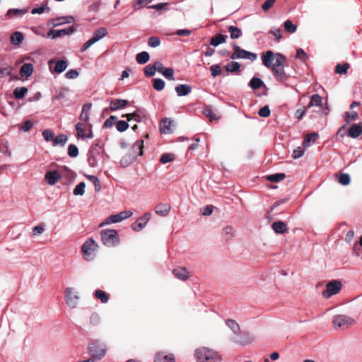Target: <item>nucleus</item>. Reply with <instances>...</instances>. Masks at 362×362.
Wrapping results in <instances>:
<instances>
[{
  "mask_svg": "<svg viewBox=\"0 0 362 362\" xmlns=\"http://www.w3.org/2000/svg\"><path fill=\"white\" fill-rule=\"evenodd\" d=\"M129 104V101L124 99L112 100L110 101V109L115 111L126 107Z\"/></svg>",
  "mask_w": 362,
  "mask_h": 362,
  "instance_id": "5701e85b",
  "label": "nucleus"
},
{
  "mask_svg": "<svg viewBox=\"0 0 362 362\" xmlns=\"http://www.w3.org/2000/svg\"><path fill=\"white\" fill-rule=\"evenodd\" d=\"M322 97L318 94H314L310 97V101L308 104L307 108H310L313 106H321L322 105Z\"/></svg>",
  "mask_w": 362,
  "mask_h": 362,
  "instance_id": "473e14b6",
  "label": "nucleus"
},
{
  "mask_svg": "<svg viewBox=\"0 0 362 362\" xmlns=\"http://www.w3.org/2000/svg\"><path fill=\"white\" fill-rule=\"evenodd\" d=\"M304 152V149L302 147L299 146L293 150L292 153V158L294 159L300 158L303 156Z\"/></svg>",
  "mask_w": 362,
  "mask_h": 362,
  "instance_id": "69168bd1",
  "label": "nucleus"
},
{
  "mask_svg": "<svg viewBox=\"0 0 362 362\" xmlns=\"http://www.w3.org/2000/svg\"><path fill=\"white\" fill-rule=\"evenodd\" d=\"M151 214L146 213L142 216L139 218L137 221L132 224V228L134 231H140L146 226L147 223L151 218Z\"/></svg>",
  "mask_w": 362,
  "mask_h": 362,
  "instance_id": "ddd939ff",
  "label": "nucleus"
},
{
  "mask_svg": "<svg viewBox=\"0 0 362 362\" xmlns=\"http://www.w3.org/2000/svg\"><path fill=\"white\" fill-rule=\"evenodd\" d=\"M64 298L66 305L71 309L76 308L80 300L78 292L71 287H68L64 290Z\"/></svg>",
  "mask_w": 362,
  "mask_h": 362,
  "instance_id": "423d86ee",
  "label": "nucleus"
},
{
  "mask_svg": "<svg viewBox=\"0 0 362 362\" xmlns=\"http://www.w3.org/2000/svg\"><path fill=\"white\" fill-rule=\"evenodd\" d=\"M136 159V157L134 156L130 151H129L126 155H124L121 160L120 163L122 167H128L132 163L134 162V160Z\"/></svg>",
  "mask_w": 362,
  "mask_h": 362,
  "instance_id": "c756f323",
  "label": "nucleus"
},
{
  "mask_svg": "<svg viewBox=\"0 0 362 362\" xmlns=\"http://www.w3.org/2000/svg\"><path fill=\"white\" fill-rule=\"evenodd\" d=\"M226 325L233 332L234 336L239 333L240 329L239 325L236 322V321L233 320H226Z\"/></svg>",
  "mask_w": 362,
  "mask_h": 362,
  "instance_id": "c9c22d12",
  "label": "nucleus"
},
{
  "mask_svg": "<svg viewBox=\"0 0 362 362\" xmlns=\"http://www.w3.org/2000/svg\"><path fill=\"white\" fill-rule=\"evenodd\" d=\"M318 134L317 133H312L308 134L305 136L303 145L305 148H307L310 146L312 143H314L315 139L318 138Z\"/></svg>",
  "mask_w": 362,
  "mask_h": 362,
  "instance_id": "e433bc0d",
  "label": "nucleus"
},
{
  "mask_svg": "<svg viewBox=\"0 0 362 362\" xmlns=\"http://www.w3.org/2000/svg\"><path fill=\"white\" fill-rule=\"evenodd\" d=\"M333 326L335 329H346L355 323V320L346 315H335L332 320Z\"/></svg>",
  "mask_w": 362,
  "mask_h": 362,
  "instance_id": "0eeeda50",
  "label": "nucleus"
},
{
  "mask_svg": "<svg viewBox=\"0 0 362 362\" xmlns=\"http://www.w3.org/2000/svg\"><path fill=\"white\" fill-rule=\"evenodd\" d=\"M174 159H175V156H174L173 154H171V153H163L160 156V161L163 164H166V163H168L169 162H171V161L174 160Z\"/></svg>",
  "mask_w": 362,
  "mask_h": 362,
  "instance_id": "bf43d9fd",
  "label": "nucleus"
},
{
  "mask_svg": "<svg viewBox=\"0 0 362 362\" xmlns=\"http://www.w3.org/2000/svg\"><path fill=\"white\" fill-rule=\"evenodd\" d=\"M269 33L272 34L277 41H279L282 38L281 30L279 28H273Z\"/></svg>",
  "mask_w": 362,
  "mask_h": 362,
  "instance_id": "0e129e2a",
  "label": "nucleus"
},
{
  "mask_svg": "<svg viewBox=\"0 0 362 362\" xmlns=\"http://www.w3.org/2000/svg\"><path fill=\"white\" fill-rule=\"evenodd\" d=\"M165 81L161 78H156L153 80V87L158 91L162 90L165 87Z\"/></svg>",
  "mask_w": 362,
  "mask_h": 362,
  "instance_id": "6e6d98bb",
  "label": "nucleus"
},
{
  "mask_svg": "<svg viewBox=\"0 0 362 362\" xmlns=\"http://www.w3.org/2000/svg\"><path fill=\"white\" fill-rule=\"evenodd\" d=\"M284 27L285 30L290 34L294 33L297 30V25L293 23L291 20H286L284 23Z\"/></svg>",
  "mask_w": 362,
  "mask_h": 362,
  "instance_id": "79ce46f5",
  "label": "nucleus"
},
{
  "mask_svg": "<svg viewBox=\"0 0 362 362\" xmlns=\"http://www.w3.org/2000/svg\"><path fill=\"white\" fill-rule=\"evenodd\" d=\"M33 72V66L30 63L24 64L20 69V75L22 77L28 78L32 75Z\"/></svg>",
  "mask_w": 362,
  "mask_h": 362,
  "instance_id": "c85d7f7f",
  "label": "nucleus"
},
{
  "mask_svg": "<svg viewBox=\"0 0 362 362\" xmlns=\"http://www.w3.org/2000/svg\"><path fill=\"white\" fill-rule=\"evenodd\" d=\"M48 65L52 73L61 74L66 69L68 62L64 59L58 60L56 62L54 59H50L48 62Z\"/></svg>",
  "mask_w": 362,
  "mask_h": 362,
  "instance_id": "f8f14e48",
  "label": "nucleus"
},
{
  "mask_svg": "<svg viewBox=\"0 0 362 362\" xmlns=\"http://www.w3.org/2000/svg\"><path fill=\"white\" fill-rule=\"evenodd\" d=\"M69 92L68 88H63L56 93L54 99L57 100L65 99Z\"/></svg>",
  "mask_w": 362,
  "mask_h": 362,
  "instance_id": "4d7b16f0",
  "label": "nucleus"
},
{
  "mask_svg": "<svg viewBox=\"0 0 362 362\" xmlns=\"http://www.w3.org/2000/svg\"><path fill=\"white\" fill-rule=\"evenodd\" d=\"M272 226L274 232L279 234H284L288 230L287 225L281 221L274 222Z\"/></svg>",
  "mask_w": 362,
  "mask_h": 362,
  "instance_id": "393cba45",
  "label": "nucleus"
},
{
  "mask_svg": "<svg viewBox=\"0 0 362 362\" xmlns=\"http://www.w3.org/2000/svg\"><path fill=\"white\" fill-rule=\"evenodd\" d=\"M179 97L186 96L192 92V87L188 84H179L175 88Z\"/></svg>",
  "mask_w": 362,
  "mask_h": 362,
  "instance_id": "aec40b11",
  "label": "nucleus"
},
{
  "mask_svg": "<svg viewBox=\"0 0 362 362\" xmlns=\"http://www.w3.org/2000/svg\"><path fill=\"white\" fill-rule=\"evenodd\" d=\"M95 296L96 298L100 300L103 303H106L109 300L107 294L100 289H98L95 291Z\"/></svg>",
  "mask_w": 362,
  "mask_h": 362,
  "instance_id": "37998d69",
  "label": "nucleus"
},
{
  "mask_svg": "<svg viewBox=\"0 0 362 362\" xmlns=\"http://www.w3.org/2000/svg\"><path fill=\"white\" fill-rule=\"evenodd\" d=\"M362 134V122L352 124L347 132L349 136L353 139L358 138Z\"/></svg>",
  "mask_w": 362,
  "mask_h": 362,
  "instance_id": "6ab92c4d",
  "label": "nucleus"
},
{
  "mask_svg": "<svg viewBox=\"0 0 362 362\" xmlns=\"http://www.w3.org/2000/svg\"><path fill=\"white\" fill-rule=\"evenodd\" d=\"M153 1V0H136L132 4V7L134 10H139Z\"/></svg>",
  "mask_w": 362,
  "mask_h": 362,
  "instance_id": "864d4df0",
  "label": "nucleus"
},
{
  "mask_svg": "<svg viewBox=\"0 0 362 362\" xmlns=\"http://www.w3.org/2000/svg\"><path fill=\"white\" fill-rule=\"evenodd\" d=\"M160 74H162L166 79L170 81H174V69L171 67H165V69L161 71Z\"/></svg>",
  "mask_w": 362,
  "mask_h": 362,
  "instance_id": "a18cd8bd",
  "label": "nucleus"
},
{
  "mask_svg": "<svg viewBox=\"0 0 362 362\" xmlns=\"http://www.w3.org/2000/svg\"><path fill=\"white\" fill-rule=\"evenodd\" d=\"M227 37V35H223L221 34L214 36L211 39L210 45L214 47H217L219 45L225 42Z\"/></svg>",
  "mask_w": 362,
  "mask_h": 362,
  "instance_id": "72a5a7b5",
  "label": "nucleus"
},
{
  "mask_svg": "<svg viewBox=\"0 0 362 362\" xmlns=\"http://www.w3.org/2000/svg\"><path fill=\"white\" fill-rule=\"evenodd\" d=\"M263 85V81L261 78L253 77L249 83L250 87L253 90L259 88Z\"/></svg>",
  "mask_w": 362,
  "mask_h": 362,
  "instance_id": "de8ad7c7",
  "label": "nucleus"
},
{
  "mask_svg": "<svg viewBox=\"0 0 362 362\" xmlns=\"http://www.w3.org/2000/svg\"><path fill=\"white\" fill-rule=\"evenodd\" d=\"M173 274L177 279L185 281L189 278V272L184 267H179L173 270Z\"/></svg>",
  "mask_w": 362,
  "mask_h": 362,
  "instance_id": "bb28decb",
  "label": "nucleus"
},
{
  "mask_svg": "<svg viewBox=\"0 0 362 362\" xmlns=\"http://www.w3.org/2000/svg\"><path fill=\"white\" fill-rule=\"evenodd\" d=\"M203 114L207 117L211 122L214 121L218 118L216 113L214 112L211 106H206L203 110Z\"/></svg>",
  "mask_w": 362,
  "mask_h": 362,
  "instance_id": "f704fd0d",
  "label": "nucleus"
},
{
  "mask_svg": "<svg viewBox=\"0 0 362 362\" xmlns=\"http://www.w3.org/2000/svg\"><path fill=\"white\" fill-rule=\"evenodd\" d=\"M107 344L100 339L92 340L88 346V354L96 361L103 359L107 354Z\"/></svg>",
  "mask_w": 362,
  "mask_h": 362,
  "instance_id": "7ed1b4c3",
  "label": "nucleus"
},
{
  "mask_svg": "<svg viewBox=\"0 0 362 362\" xmlns=\"http://www.w3.org/2000/svg\"><path fill=\"white\" fill-rule=\"evenodd\" d=\"M61 178L62 176L57 170L49 171L45 175V179L49 185H54Z\"/></svg>",
  "mask_w": 362,
  "mask_h": 362,
  "instance_id": "a211bd4d",
  "label": "nucleus"
},
{
  "mask_svg": "<svg viewBox=\"0 0 362 362\" xmlns=\"http://www.w3.org/2000/svg\"><path fill=\"white\" fill-rule=\"evenodd\" d=\"M147 115L145 111L141 110H136L134 111V120L137 122H141L146 120Z\"/></svg>",
  "mask_w": 362,
  "mask_h": 362,
  "instance_id": "49530a36",
  "label": "nucleus"
},
{
  "mask_svg": "<svg viewBox=\"0 0 362 362\" xmlns=\"http://www.w3.org/2000/svg\"><path fill=\"white\" fill-rule=\"evenodd\" d=\"M74 22V17L71 16H62L57 18L51 19L48 21V25L57 27L65 23H71Z\"/></svg>",
  "mask_w": 362,
  "mask_h": 362,
  "instance_id": "dca6fc26",
  "label": "nucleus"
},
{
  "mask_svg": "<svg viewBox=\"0 0 362 362\" xmlns=\"http://www.w3.org/2000/svg\"><path fill=\"white\" fill-rule=\"evenodd\" d=\"M194 356L198 362H221L222 357L216 351L201 347L195 350Z\"/></svg>",
  "mask_w": 362,
  "mask_h": 362,
  "instance_id": "f03ea898",
  "label": "nucleus"
},
{
  "mask_svg": "<svg viewBox=\"0 0 362 362\" xmlns=\"http://www.w3.org/2000/svg\"><path fill=\"white\" fill-rule=\"evenodd\" d=\"M144 74L148 76H153L155 75L156 71L153 64H148L144 68Z\"/></svg>",
  "mask_w": 362,
  "mask_h": 362,
  "instance_id": "774afa93",
  "label": "nucleus"
},
{
  "mask_svg": "<svg viewBox=\"0 0 362 362\" xmlns=\"http://www.w3.org/2000/svg\"><path fill=\"white\" fill-rule=\"evenodd\" d=\"M228 31L230 32V37L231 39H238L243 35L242 30L234 25H230L228 27Z\"/></svg>",
  "mask_w": 362,
  "mask_h": 362,
  "instance_id": "4c0bfd02",
  "label": "nucleus"
},
{
  "mask_svg": "<svg viewBox=\"0 0 362 362\" xmlns=\"http://www.w3.org/2000/svg\"><path fill=\"white\" fill-rule=\"evenodd\" d=\"M68 155L71 158H76L78 155V147L74 144H70L68 147Z\"/></svg>",
  "mask_w": 362,
  "mask_h": 362,
  "instance_id": "13d9d810",
  "label": "nucleus"
},
{
  "mask_svg": "<svg viewBox=\"0 0 362 362\" xmlns=\"http://www.w3.org/2000/svg\"><path fill=\"white\" fill-rule=\"evenodd\" d=\"M128 127L129 124L127 123V122L124 120L118 121L117 123L116 124L117 130L119 132H124L125 130L127 129Z\"/></svg>",
  "mask_w": 362,
  "mask_h": 362,
  "instance_id": "680f3d73",
  "label": "nucleus"
},
{
  "mask_svg": "<svg viewBox=\"0 0 362 362\" xmlns=\"http://www.w3.org/2000/svg\"><path fill=\"white\" fill-rule=\"evenodd\" d=\"M100 240L108 247H115L119 243L117 231L115 229H103L100 232Z\"/></svg>",
  "mask_w": 362,
  "mask_h": 362,
  "instance_id": "20e7f679",
  "label": "nucleus"
},
{
  "mask_svg": "<svg viewBox=\"0 0 362 362\" xmlns=\"http://www.w3.org/2000/svg\"><path fill=\"white\" fill-rule=\"evenodd\" d=\"M286 177V175L284 173H275L270 175H268L267 179L269 181L273 182H279L283 180Z\"/></svg>",
  "mask_w": 362,
  "mask_h": 362,
  "instance_id": "09e8293b",
  "label": "nucleus"
},
{
  "mask_svg": "<svg viewBox=\"0 0 362 362\" xmlns=\"http://www.w3.org/2000/svg\"><path fill=\"white\" fill-rule=\"evenodd\" d=\"M339 182L342 185H347L350 183V176L347 173H343L339 177Z\"/></svg>",
  "mask_w": 362,
  "mask_h": 362,
  "instance_id": "e2e57ef3",
  "label": "nucleus"
},
{
  "mask_svg": "<svg viewBox=\"0 0 362 362\" xmlns=\"http://www.w3.org/2000/svg\"><path fill=\"white\" fill-rule=\"evenodd\" d=\"M254 339L255 337L251 334L240 330L238 334L230 339L233 342L241 346H247L251 344Z\"/></svg>",
  "mask_w": 362,
  "mask_h": 362,
  "instance_id": "1a4fd4ad",
  "label": "nucleus"
},
{
  "mask_svg": "<svg viewBox=\"0 0 362 362\" xmlns=\"http://www.w3.org/2000/svg\"><path fill=\"white\" fill-rule=\"evenodd\" d=\"M68 140V137L64 134H59L54 139V146H64Z\"/></svg>",
  "mask_w": 362,
  "mask_h": 362,
  "instance_id": "3c124183",
  "label": "nucleus"
},
{
  "mask_svg": "<svg viewBox=\"0 0 362 362\" xmlns=\"http://www.w3.org/2000/svg\"><path fill=\"white\" fill-rule=\"evenodd\" d=\"M170 211V206L167 204H159L155 208V213L161 216H167Z\"/></svg>",
  "mask_w": 362,
  "mask_h": 362,
  "instance_id": "a878e982",
  "label": "nucleus"
},
{
  "mask_svg": "<svg viewBox=\"0 0 362 362\" xmlns=\"http://www.w3.org/2000/svg\"><path fill=\"white\" fill-rule=\"evenodd\" d=\"M274 57H276V54L274 55V52L271 50L263 52L262 54L263 64L269 69L273 67L274 66V63H273Z\"/></svg>",
  "mask_w": 362,
  "mask_h": 362,
  "instance_id": "f3484780",
  "label": "nucleus"
},
{
  "mask_svg": "<svg viewBox=\"0 0 362 362\" xmlns=\"http://www.w3.org/2000/svg\"><path fill=\"white\" fill-rule=\"evenodd\" d=\"M28 90L26 87H17L14 89L13 94L16 99H22L27 94Z\"/></svg>",
  "mask_w": 362,
  "mask_h": 362,
  "instance_id": "58836bf2",
  "label": "nucleus"
},
{
  "mask_svg": "<svg viewBox=\"0 0 362 362\" xmlns=\"http://www.w3.org/2000/svg\"><path fill=\"white\" fill-rule=\"evenodd\" d=\"M233 49L234 52L230 56L232 59H245L254 62L257 58V54L241 49L238 45H235Z\"/></svg>",
  "mask_w": 362,
  "mask_h": 362,
  "instance_id": "6e6552de",
  "label": "nucleus"
},
{
  "mask_svg": "<svg viewBox=\"0 0 362 362\" xmlns=\"http://www.w3.org/2000/svg\"><path fill=\"white\" fill-rule=\"evenodd\" d=\"M240 69V64L236 62H230L226 66V69L228 72H237Z\"/></svg>",
  "mask_w": 362,
  "mask_h": 362,
  "instance_id": "8fccbe9b",
  "label": "nucleus"
},
{
  "mask_svg": "<svg viewBox=\"0 0 362 362\" xmlns=\"http://www.w3.org/2000/svg\"><path fill=\"white\" fill-rule=\"evenodd\" d=\"M223 235L226 240H230L235 235V229L232 226H226L223 229Z\"/></svg>",
  "mask_w": 362,
  "mask_h": 362,
  "instance_id": "c03bdc74",
  "label": "nucleus"
},
{
  "mask_svg": "<svg viewBox=\"0 0 362 362\" xmlns=\"http://www.w3.org/2000/svg\"><path fill=\"white\" fill-rule=\"evenodd\" d=\"M74 32V28L73 27H69L66 29L61 30H50L47 37L51 39H56L60 37L62 35H69Z\"/></svg>",
  "mask_w": 362,
  "mask_h": 362,
  "instance_id": "2eb2a0df",
  "label": "nucleus"
},
{
  "mask_svg": "<svg viewBox=\"0 0 362 362\" xmlns=\"http://www.w3.org/2000/svg\"><path fill=\"white\" fill-rule=\"evenodd\" d=\"M85 187H86V183L83 182H81L78 183L75 188L74 189V194L76 196L78 195H83L85 193Z\"/></svg>",
  "mask_w": 362,
  "mask_h": 362,
  "instance_id": "603ef678",
  "label": "nucleus"
},
{
  "mask_svg": "<svg viewBox=\"0 0 362 362\" xmlns=\"http://www.w3.org/2000/svg\"><path fill=\"white\" fill-rule=\"evenodd\" d=\"M144 141L137 140L132 146L129 151L137 158L143 154Z\"/></svg>",
  "mask_w": 362,
  "mask_h": 362,
  "instance_id": "4be33fe9",
  "label": "nucleus"
},
{
  "mask_svg": "<svg viewBox=\"0 0 362 362\" xmlns=\"http://www.w3.org/2000/svg\"><path fill=\"white\" fill-rule=\"evenodd\" d=\"M91 108V104H85L82 107V111L80 115L81 120L88 122L89 120V112Z\"/></svg>",
  "mask_w": 362,
  "mask_h": 362,
  "instance_id": "2f4dec72",
  "label": "nucleus"
},
{
  "mask_svg": "<svg viewBox=\"0 0 362 362\" xmlns=\"http://www.w3.org/2000/svg\"><path fill=\"white\" fill-rule=\"evenodd\" d=\"M341 283L337 280H332L326 285V290L322 292L325 298H329L332 296L338 293L341 289Z\"/></svg>",
  "mask_w": 362,
  "mask_h": 362,
  "instance_id": "9d476101",
  "label": "nucleus"
},
{
  "mask_svg": "<svg viewBox=\"0 0 362 362\" xmlns=\"http://www.w3.org/2000/svg\"><path fill=\"white\" fill-rule=\"evenodd\" d=\"M160 44V40L158 37H151L148 39V45L151 47H157Z\"/></svg>",
  "mask_w": 362,
  "mask_h": 362,
  "instance_id": "338daca9",
  "label": "nucleus"
},
{
  "mask_svg": "<svg viewBox=\"0 0 362 362\" xmlns=\"http://www.w3.org/2000/svg\"><path fill=\"white\" fill-rule=\"evenodd\" d=\"M349 68V65L347 63L341 64H338L335 67V71L338 74H345L347 72L348 69Z\"/></svg>",
  "mask_w": 362,
  "mask_h": 362,
  "instance_id": "5fc2aeb1",
  "label": "nucleus"
},
{
  "mask_svg": "<svg viewBox=\"0 0 362 362\" xmlns=\"http://www.w3.org/2000/svg\"><path fill=\"white\" fill-rule=\"evenodd\" d=\"M23 35L21 32H15L11 36V42L14 45H18L22 43Z\"/></svg>",
  "mask_w": 362,
  "mask_h": 362,
  "instance_id": "a19ab883",
  "label": "nucleus"
},
{
  "mask_svg": "<svg viewBox=\"0 0 362 362\" xmlns=\"http://www.w3.org/2000/svg\"><path fill=\"white\" fill-rule=\"evenodd\" d=\"M107 35V30L102 27L94 31L90 40L95 44Z\"/></svg>",
  "mask_w": 362,
  "mask_h": 362,
  "instance_id": "b1692460",
  "label": "nucleus"
},
{
  "mask_svg": "<svg viewBox=\"0 0 362 362\" xmlns=\"http://www.w3.org/2000/svg\"><path fill=\"white\" fill-rule=\"evenodd\" d=\"M286 60V58L284 55L281 53H276L274 66L271 68L275 77L281 81L286 78V76L284 71V64Z\"/></svg>",
  "mask_w": 362,
  "mask_h": 362,
  "instance_id": "39448f33",
  "label": "nucleus"
},
{
  "mask_svg": "<svg viewBox=\"0 0 362 362\" xmlns=\"http://www.w3.org/2000/svg\"><path fill=\"white\" fill-rule=\"evenodd\" d=\"M173 122L169 120L168 118H163L161 120V124L160 126V132L161 134H169L171 132V125Z\"/></svg>",
  "mask_w": 362,
  "mask_h": 362,
  "instance_id": "cd10ccee",
  "label": "nucleus"
},
{
  "mask_svg": "<svg viewBox=\"0 0 362 362\" xmlns=\"http://www.w3.org/2000/svg\"><path fill=\"white\" fill-rule=\"evenodd\" d=\"M149 59H150L149 54L145 51L138 53L136 56V62L138 64H146V62H148Z\"/></svg>",
  "mask_w": 362,
  "mask_h": 362,
  "instance_id": "ea45409f",
  "label": "nucleus"
},
{
  "mask_svg": "<svg viewBox=\"0 0 362 362\" xmlns=\"http://www.w3.org/2000/svg\"><path fill=\"white\" fill-rule=\"evenodd\" d=\"M98 248V244L91 238H88L82 246V252L86 257L90 256Z\"/></svg>",
  "mask_w": 362,
  "mask_h": 362,
  "instance_id": "4468645a",
  "label": "nucleus"
},
{
  "mask_svg": "<svg viewBox=\"0 0 362 362\" xmlns=\"http://www.w3.org/2000/svg\"><path fill=\"white\" fill-rule=\"evenodd\" d=\"M28 11V9L26 8H11L8 9L6 12V16L8 18H18L21 17L25 13H27Z\"/></svg>",
  "mask_w": 362,
  "mask_h": 362,
  "instance_id": "412c9836",
  "label": "nucleus"
},
{
  "mask_svg": "<svg viewBox=\"0 0 362 362\" xmlns=\"http://www.w3.org/2000/svg\"><path fill=\"white\" fill-rule=\"evenodd\" d=\"M103 152V145L99 141H95L88 154V163L91 168H95L104 161Z\"/></svg>",
  "mask_w": 362,
  "mask_h": 362,
  "instance_id": "f257e3e1",
  "label": "nucleus"
},
{
  "mask_svg": "<svg viewBox=\"0 0 362 362\" xmlns=\"http://www.w3.org/2000/svg\"><path fill=\"white\" fill-rule=\"evenodd\" d=\"M132 214L133 212L132 211L125 210L119 212V214L111 215L105 219L104 223L100 224V226H103L105 224L119 223L123 220L131 217Z\"/></svg>",
  "mask_w": 362,
  "mask_h": 362,
  "instance_id": "9b49d317",
  "label": "nucleus"
},
{
  "mask_svg": "<svg viewBox=\"0 0 362 362\" xmlns=\"http://www.w3.org/2000/svg\"><path fill=\"white\" fill-rule=\"evenodd\" d=\"M154 362H175L173 354H165L163 352L157 354Z\"/></svg>",
  "mask_w": 362,
  "mask_h": 362,
  "instance_id": "7c9ffc66",
  "label": "nucleus"
},
{
  "mask_svg": "<svg viewBox=\"0 0 362 362\" xmlns=\"http://www.w3.org/2000/svg\"><path fill=\"white\" fill-rule=\"evenodd\" d=\"M86 177L93 183L95 185V191L98 192L100 189V182L99 179L95 175H87Z\"/></svg>",
  "mask_w": 362,
  "mask_h": 362,
  "instance_id": "052dcab7",
  "label": "nucleus"
}]
</instances>
